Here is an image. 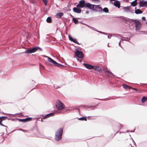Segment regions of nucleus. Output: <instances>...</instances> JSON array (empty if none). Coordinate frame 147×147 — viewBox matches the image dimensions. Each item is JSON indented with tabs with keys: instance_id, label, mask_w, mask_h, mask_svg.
<instances>
[{
	"instance_id": "6e6552de",
	"label": "nucleus",
	"mask_w": 147,
	"mask_h": 147,
	"mask_svg": "<svg viewBox=\"0 0 147 147\" xmlns=\"http://www.w3.org/2000/svg\"><path fill=\"white\" fill-rule=\"evenodd\" d=\"M131 21L133 22V24H135L136 30H139L140 28L141 24L139 21L137 20H131Z\"/></svg>"
},
{
	"instance_id": "4468645a",
	"label": "nucleus",
	"mask_w": 147,
	"mask_h": 147,
	"mask_svg": "<svg viewBox=\"0 0 147 147\" xmlns=\"http://www.w3.org/2000/svg\"><path fill=\"white\" fill-rule=\"evenodd\" d=\"M55 113H51L45 115V117H43V119H45L47 118H48L49 117L52 116L54 115Z\"/></svg>"
},
{
	"instance_id": "a211bd4d",
	"label": "nucleus",
	"mask_w": 147,
	"mask_h": 147,
	"mask_svg": "<svg viewBox=\"0 0 147 147\" xmlns=\"http://www.w3.org/2000/svg\"><path fill=\"white\" fill-rule=\"evenodd\" d=\"M147 100V97L146 96H143L141 100L142 102V103H144Z\"/></svg>"
},
{
	"instance_id": "8fccbe9b",
	"label": "nucleus",
	"mask_w": 147,
	"mask_h": 147,
	"mask_svg": "<svg viewBox=\"0 0 147 147\" xmlns=\"http://www.w3.org/2000/svg\"><path fill=\"white\" fill-rule=\"evenodd\" d=\"M109 43H108V46H109Z\"/></svg>"
},
{
	"instance_id": "4be33fe9",
	"label": "nucleus",
	"mask_w": 147,
	"mask_h": 147,
	"mask_svg": "<svg viewBox=\"0 0 147 147\" xmlns=\"http://www.w3.org/2000/svg\"><path fill=\"white\" fill-rule=\"evenodd\" d=\"M3 120H4V119H1V120H0V125H1V126H4L5 127H6V129H6V131H7V127L6 126H5V125H4L2 123V121Z\"/></svg>"
},
{
	"instance_id": "2f4dec72",
	"label": "nucleus",
	"mask_w": 147,
	"mask_h": 147,
	"mask_svg": "<svg viewBox=\"0 0 147 147\" xmlns=\"http://www.w3.org/2000/svg\"><path fill=\"white\" fill-rule=\"evenodd\" d=\"M7 118V117L6 116H2V117H0V120L1 119H4V118Z\"/></svg>"
},
{
	"instance_id": "a18cd8bd",
	"label": "nucleus",
	"mask_w": 147,
	"mask_h": 147,
	"mask_svg": "<svg viewBox=\"0 0 147 147\" xmlns=\"http://www.w3.org/2000/svg\"><path fill=\"white\" fill-rule=\"evenodd\" d=\"M92 1H98V0H91Z\"/></svg>"
},
{
	"instance_id": "bb28decb",
	"label": "nucleus",
	"mask_w": 147,
	"mask_h": 147,
	"mask_svg": "<svg viewBox=\"0 0 147 147\" xmlns=\"http://www.w3.org/2000/svg\"><path fill=\"white\" fill-rule=\"evenodd\" d=\"M79 120H85V121H87V119L86 118L84 117H82L81 118H79Z\"/></svg>"
},
{
	"instance_id": "a19ab883",
	"label": "nucleus",
	"mask_w": 147,
	"mask_h": 147,
	"mask_svg": "<svg viewBox=\"0 0 147 147\" xmlns=\"http://www.w3.org/2000/svg\"><path fill=\"white\" fill-rule=\"evenodd\" d=\"M85 25H86V26H88V27L91 28V26H90L87 25V24H85Z\"/></svg>"
},
{
	"instance_id": "603ef678",
	"label": "nucleus",
	"mask_w": 147,
	"mask_h": 147,
	"mask_svg": "<svg viewBox=\"0 0 147 147\" xmlns=\"http://www.w3.org/2000/svg\"><path fill=\"white\" fill-rule=\"evenodd\" d=\"M1 113H3V112H1Z\"/></svg>"
},
{
	"instance_id": "39448f33",
	"label": "nucleus",
	"mask_w": 147,
	"mask_h": 147,
	"mask_svg": "<svg viewBox=\"0 0 147 147\" xmlns=\"http://www.w3.org/2000/svg\"><path fill=\"white\" fill-rule=\"evenodd\" d=\"M93 69L95 71L99 72L102 71L103 70L104 72H108L110 74L111 76H114L113 74L111 72L109 71L108 70H107L106 71L104 69H102L101 67H99L98 66H94V67Z\"/></svg>"
},
{
	"instance_id": "f03ea898",
	"label": "nucleus",
	"mask_w": 147,
	"mask_h": 147,
	"mask_svg": "<svg viewBox=\"0 0 147 147\" xmlns=\"http://www.w3.org/2000/svg\"><path fill=\"white\" fill-rule=\"evenodd\" d=\"M63 129L62 128H60L58 129L56 131L55 138L57 141H59L61 138L63 134Z\"/></svg>"
},
{
	"instance_id": "6ab92c4d",
	"label": "nucleus",
	"mask_w": 147,
	"mask_h": 147,
	"mask_svg": "<svg viewBox=\"0 0 147 147\" xmlns=\"http://www.w3.org/2000/svg\"><path fill=\"white\" fill-rule=\"evenodd\" d=\"M131 5L132 6L134 7L137 5V2L136 0L132 2L131 3Z\"/></svg>"
},
{
	"instance_id": "20e7f679",
	"label": "nucleus",
	"mask_w": 147,
	"mask_h": 147,
	"mask_svg": "<svg viewBox=\"0 0 147 147\" xmlns=\"http://www.w3.org/2000/svg\"><path fill=\"white\" fill-rule=\"evenodd\" d=\"M44 57H46L48 58V59L47 60L49 62L51 63H53L55 66H56L58 67H63L64 66L61 64H59L57 63L56 61H54V60L52 59L50 57H48L47 56L44 55Z\"/></svg>"
},
{
	"instance_id": "c03bdc74",
	"label": "nucleus",
	"mask_w": 147,
	"mask_h": 147,
	"mask_svg": "<svg viewBox=\"0 0 147 147\" xmlns=\"http://www.w3.org/2000/svg\"><path fill=\"white\" fill-rule=\"evenodd\" d=\"M88 13H89L88 11H86V13H87V14Z\"/></svg>"
},
{
	"instance_id": "423d86ee",
	"label": "nucleus",
	"mask_w": 147,
	"mask_h": 147,
	"mask_svg": "<svg viewBox=\"0 0 147 147\" xmlns=\"http://www.w3.org/2000/svg\"><path fill=\"white\" fill-rule=\"evenodd\" d=\"M90 7V9L92 10L98 11H102V7L99 6V5H95L91 4V6Z\"/></svg>"
},
{
	"instance_id": "9b49d317",
	"label": "nucleus",
	"mask_w": 147,
	"mask_h": 147,
	"mask_svg": "<svg viewBox=\"0 0 147 147\" xmlns=\"http://www.w3.org/2000/svg\"><path fill=\"white\" fill-rule=\"evenodd\" d=\"M32 119V118L29 117L25 119H19L18 120L20 122H25L30 121Z\"/></svg>"
},
{
	"instance_id": "4c0bfd02",
	"label": "nucleus",
	"mask_w": 147,
	"mask_h": 147,
	"mask_svg": "<svg viewBox=\"0 0 147 147\" xmlns=\"http://www.w3.org/2000/svg\"><path fill=\"white\" fill-rule=\"evenodd\" d=\"M111 35H109L108 36V38H111Z\"/></svg>"
},
{
	"instance_id": "5701e85b",
	"label": "nucleus",
	"mask_w": 147,
	"mask_h": 147,
	"mask_svg": "<svg viewBox=\"0 0 147 147\" xmlns=\"http://www.w3.org/2000/svg\"><path fill=\"white\" fill-rule=\"evenodd\" d=\"M46 21L47 22L49 23H50L51 22V18L50 17H48L47 18L46 20Z\"/></svg>"
},
{
	"instance_id": "37998d69",
	"label": "nucleus",
	"mask_w": 147,
	"mask_h": 147,
	"mask_svg": "<svg viewBox=\"0 0 147 147\" xmlns=\"http://www.w3.org/2000/svg\"><path fill=\"white\" fill-rule=\"evenodd\" d=\"M128 88H129V89H131V88H132V87H130V86H128Z\"/></svg>"
},
{
	"instance_id": "e433bc0d",
	"label": "nucleus",
	"mask_w": 147,
	"mask_h": 147,
	"mask_svg": "<svg viewBox=\"0 0 147 147\" xmlns=\"http://www.w3.org/2000/svg\"><path fill=\"white\" fill-rule=\"evenodd\" d=\"M142 20H146V18H145V17H143L142 18Z\"/></svg>"
},
{
	"instance_id": "79ce46f5",
	"label": "nucleus",
	"mask_w": 147,
	"mask_h": 147,
	"mask_svg": "<svg viewBox=\"0 0 147 147\" xmlns=\"http://www.w3.org/2000/svg\"><path fill=\"white\" fill-rule=\"evenodd\" d=\"M133 90H135V91H138V90L137 89H136L135 88H132Z\"/></svg>"
},
{
	"instance_id": "dca6fc26",
	"label": "nucleus",
	"mask_w": 147,
	"mask_h": 147,
	"mask_svg": "<svg viewBox=\"0 0 147 147\" xmlns=\"http://www.w3.org/2000/svg\"><path fill=\"white\" fill-rule=\"evenodd\" d=\"M131 7L130 6H127L126 7H124V10L125 12H128L130 11L129 10V7Z\"/></svg>"
},
{
	"instance_id": "58836bf2",
	"label": "nucleus",
	"mask_w": 147,
	"mask_h": 147,
	"mask_svg": "<svg viewBox=\"0 0 147 147\" xmlns=\"http://www.w3.org/2000/svg\"><path fill=\"white\" fill-rule=\"evenodd\" d=\"M120 42H121V41H119V45L122 48V47H121V45Z\"/></svg>"
},
{
	"instance_id": "49530a36",
	"label": "nucleus",
	"mask_w": 147,
	"mask_h": 147,
	"mask_svg": "<svg viewBox=\"0 0 147 147\" xmlns=\"http://www.w3.org/2000/svg\"><path fill=\"white\" fill-rule=\"evenodd\" d=\"M70 16L72 18H73V17H74L73 16L71 15H70Z\"/></svg>"
},
{
	"instance_id": "c85d7f7f",
	"label": "nucleus",
	"mask_w": 147,
	"mask_h": 147,
	"mask_svg": "<svg viewBox=\"0 0 147 147\" xmlns=\"http://www.w3.org/2000/svg\"><path fill=\"white\" fill-rule=\"evenodd\" d=\"M118 128L119 129H121L122 127V125L119 123L118 124Z\"/></svg>"
},
{
	"instance_id": "09e8293b",
	"label": "nucleus",
	"mask_w": 147,
	"mask_h": 147,
	"mask_svg": "<svg viewBox=\"0 0 147 147\" xmlns=\"http://www.w3.org/2000/svg\"><path fill=\"white\" fill-rule=\"evenodd\" d=\"M146 1V4H147V1Z\"/></svg>"
},
{
	"instance_id": "7ed1b4c3",
	"label": "nucleus",
	"mask_w": 147,
	"mask_h": 147,
	"mask_svg": "<svg viewBox=\"0 0 147 147\" xmlns=\"http://www.w3.org/2000/svg\"><path fill=\"white\" fill-rule=\"evenodd\" d=\"M55 106L56 109L58 110L62 109L65 107L64 105L59 100H58L56 102Z\"/></svg>"
},
{
	"instance_id": "f3484780",
	"label": "nucleus",
	"mask_w": 147,
	"mask_h": 147,
	"mask_svg": "<svg viewBox=\"0 0 147 147\" xmlns=\"http://www.w3.org/2000/svg\"><path fill=\"white\" fill-rule=\"evenodd\" d=\"M135 12V13L136 14H141L143 12L141 10L139 9H136Z\"/></svg>"
},
{
	"instance_id": "c756f323",
	"label": "nucleus",
	"mask_w": 147,
	"mask_h": 147,
	"mask_svg": "<svg viewBox=\"0 0 147 147\" xmlns=\"http://www.w3.org/2000/svg\"><path fill=\"white\" fill-rule=\"evenodd\" d=\"M123 87L124 88H128V86H129L127 85L126 84H123Z\"/></svg>"
},
{
	"instance_id": "6e6d98bb",
	"label": "nucleus",
	"mask_w": 147,
	"mask_h": 147,
	"mask_svg": "<svg viewBox=\"0 0 147 147\" xmlns=\"http://www.w3.org/2000/svg\"><path fill=\"white\" fill-rule=\"evenodd\" d=\"M146 24H147V22H146Z\"/></svg>"
},
{
	"instance_id": "393cba45",
	"label": "nucleus",
	"mask_w": 147,
	"mask_h": 147,
	"mask_svg": "<svg viewBox=\"0 0 147 147\" xmlns=\"http://www.w3.org/2000/svg\"><path fill=\"white\" fill-rule=\"evenodd\" d=\"M102 10L105 13H108L109 11L107 7L104 8L103 9H102Z\"/></svg>"
},
{
	"instance_id": "7c9ffc66",
	"label": "nucleus",
	"mask_w": 147,
	"mask_h": 147,
	"mask_svg": "<svg viewBox=\"0 0 147 147\" xmlns=\"http://www.w3.org/2000/svg\"><path fill=\"white\" fill-rule=\"evenodd\" d=\"M69 40L71 41H72V40H73V39H74V38H72L70 36H69Z\"/></svg>"
},
{
	"instance_id": "aec40b11",
	"label": "nucleus",
	"mask_w": 147,
	"mask_h": 147,
	"mask_svg": "<svg viewBox=\"0 0 147 147\" xmlns=\"http://www.w3.org/2000/svg\"><path fill=\"white\" fill-rule=\"evenodd\" d=\"M73 21H74V23L76 24H78L79 23L78 21V20L76 19V18L74 17H73Z\"/></svg>"
},
{
	"instance_id": "864d4df0",
	"label": "nucleus",
	"mask_w": 147,
	"mask_h": 147,
	"mask_svg": "<svg viewBox=\"0 0 147 147\" xmlns=\"http://www.w3.org/2000/svg\"><path fill=\"white\" fill-rule=\"evenodd\" d=\"M1 113H3V112H1Z\"/></svg>"
},
{
	"instance_id": "72a5a7b5",
	"label": "nucleus",
	"mask_w": 147,
	"mask_h": 147,
	"mask_svg": "<svg viewBox=\"0 0 147 147\" xmlns=\"http://www.w3.org/2000/svg\"><path fill=\"white\" fill-rule=\"evenodd\" d=\"M97 32H98L99 33H100L101 34H107L105 33V32H102L100 31H98V30Z\"/></svg>"
},
{
	"instance_id": "9d476101",
	"label": "nucleus",
	"mask_w": 147,
	"mask_h": 147,
	"mask_svg": "<svg viewBox=\"0 0 147 147\" xmlns=\"http://www.w3.org/2000/svg\"><path fill=\"white\" fill-rule=\"evenodd\" d=\"M83 65L84 67H85L87 69H93L94 67V66L88 64L84 63Z\"/></svg>"
},
{
	"instance_id": "ea45409f",
	"label": "nucleus",
	"mask_w": 147,
	"mask_h": 147,
	"mask_svg": "<svg viewBox=\"0 0 147 147\" xmlns=\"http://www.w3.org/2000/svg\"><path fill=\"white\" fill-rule=\"evenodd\" d=\"M39 136L42 138H44V136Z\"/></svg>"
},
{
	"instance_id": "b1692460",
	"label": "nucleus",
	"mask_w": 147,
	"mask_h": 147,
	"mask_svg": "<svg viewBox=\"0 0 147 147\" xmlns=\"http://www.w3.org/2000/svg\"><path fill=\"white\" fill-rule=\"evenodd\" d=\"M63 15V13L61 12L57 14V16H58L59 18L61 17Z\"/></svg>"
},
{
	"instance_id": "cd10ccee",
	"label": "nucleus",
	"mask_w": 147,
	"mask_h": 147,
	"mask_svg": "<svg viewBox=\"0 0 147 147\" xmlns=\"http://www.w3.org/2000/svg\"><path fill=\"white\" fill-rule=\"evenodd\" d=\"M72 42H73L76 43V44H78V45H80V44L77 41V40H76V39H73V40H72Z\"/></svg>"
},
{
	"instance_id": "5fc2aeb1",
	"label": "nucleus",
	"mask_w": 147,
	"mask_h": 147,
	"mask_svg": "<svg viewBox=\"0 0 147 147\" xmlns=\"http://www.w3.org/2000/svg\"><path fill=\"white\" fill-rule=\"evenodd\" d=\"M54 87H55V85H54Z\"/></svg>"
},
{
	"instance_id": "ddd939ff",
	"label": "nucleus",
	"mask_w": 147,
	"mask_h": 147,
	"mask_svg": "<svg viewBox=\"0 0 147 147\" xmlns=\"http://www.w3.org/2000/svg\"><path fill=\"white\" fill-rule=\"evenodd\" d=\"M147 5L146 1H141L139 3V7H144Z\"/></svg>"
},
{
	"instance_id": "de8ad7c7",
	"label": "nucleus",
	"mask_w": 147,
	"mask_h": 147,
	"mask_svg": "<svg viewBox=\"0 0 147 147\" xmlns=\"http://www.w3.org/2000/svg\"><path fill=\"white\" fill-rule=\"evenodd\" d=\"M144 34H147L146 32L144 33Z\"/></svg>"
},
{
	"instance_id": "473e14b6",
	"label": "nucleus",
	"mask_w": 147,
	"mask_h": 147,
	"mask_svg": "<svg viewBox=\"0 0 147 147\" xmlns=\"http://www.w3.org/2000/svg\"><path fill=\"white\" fill-rule=\"evenodd\" d=\"M135 129H134V130H131V131H129V130H127V132H134V131H135Z\"/></svg>"
},
{
	"instance_id": "f8f14e48",
	"label": "nucleus",
	"mask_w": 147,
	"mask_h": 147,
	"mask_svg": "<svg viewBox=\"0 0 147 147\" xmlns=\"http://www.w3.org/2000/svg\"><path fill=\"white\" fill-rule=\"evenodd\" d=\"M80 8H77L75 7L73 8V10L75 12L77 13H80L81 12V9H80Z\"/></svg>"
},
{
	"instance_id": "c9c22d12",
	"label": "nucleus",
	"mask_w": 147,
	"mask_h": 147,
	"mask_svg": "<svg viewBox=\"0 0 147 147\" xmlns=\"http://www.w3.org/2000/svg\"><path fill=\"white\" fill-rule=\"evenodd\" d=\"M117 37L118 38H121V35L120 34H118L117 35Z\"/></svg>"
},
{
	"instance_id": "f704fd0d",
	"label": "nucleus",
	"mask_w": 147,
	"mask_h": 147,
	"mask_svg": "<svg viewBox=\"0 0 147 147\" xmlns=\"http://www.w3.org/2000/svg\"><path fill=\"white\" fill-rule=\"evenodd\" d=\"M91 28H92V30H94V31H97V32L98 31V30H96L94 28H93V27H91Z\"/></svg>"
},
{
	"instance_id": "3c124183",
	"label": "nucleus",
	"mask_w": 147,
	"mask_h": 147,
	"mask_svg": "<svg viewBox=\"0 0 147 147\" xmlns=\"http://www.w3.org/2000/svg\"><path fill=\"white\" fill-rule=\"evenodd\" d=\"M1 113H3V112H1Z\"/></svg>"
},
{
	"instance_id": "0eeeda50",
	"label": "nucleus",
	"mask_w": 147,
	"mask_h": 147,
	"mask_svg": "<svg viewBox=\"0 0 147 147\" xmlns=\"http://www.w3.org/2000/svg\"><path fill=\"white\" fill-rule=\"evenodd\" d=\"M38 49L40 50H42V49L40 48L39 47H36L30 49L25 51L24 53L26 54H31L36 52Z\"/></svg>"
},
{
	"instance_id": "1a4fd4ad",
	"label": "nucleus",
	"mask_w": 147,
	"mask_h": 147,
	"mask_svg": "<svg viewBox=\"0 0 147 147\" xmlns=\"http://www.w3.org/2000/svg\"><path fill=\"white\" fill-rule=\"evenodd\" d=\"M75 54L79 58H82L83 57V53L77 50L76 51Z\"/></svg>"
},
{
	"instance_id": "2eb2a0df",
	"label": "nucleus",
	"mask_w": 147,
	"mask_h": 147,
	"mask_svg": "<svg viewBox=\"0 0 147 147\" xmlns=\"http://www.w3.org/2000/svg\"><path fill=\"white\" fill-rule=\"evenodd\" d=\"M114 5L116 7H117L118 8L120 7V3L119 1H117L114 2Z\"/></svg>"
},
{
	"instance_id": "a878e982",
	"label": "nucleus",
	"mask_w": 147,
	"mask_h": 147,
	"mask_svg": "<svg viewBox=\"0 0 147 147\" xmlns=\"http://www.w3.org/2000/svg\"><path fill=\"white\" fill-rule=\"evenodd\" d=\"M45 6H46L48 2V0H42Z\"/></svg>"
},
{
	"instance_id": "f257e3e1",
	"label": "nucleus",
	"mask_w": 147,
	"mask_h": 147,
	"mask_svg": "<svg viewBox=\"0 0 147 147\" xmlns=\"http://www.w3.org/2000/svg\"><path fill=\"white\" fill-rule=\"evenodd\" d=\"M91 6V4L89 3H85L84 0L80 1L79 3L76 5L77 8H83L84 7H88L89 9Z\"/></svg>"
},
{
	"instance_id": "412c9836",
	"label": "nucleus",
	"mask_w": 147,
	"mask_h": 147,
	"mask_svg": "<svg viewBox=\"0 0 147 147\" xmlns=\"http://www.w3.org/2000/svg\"><path fill=\"white\" fill-rule=\"evenodd\" d=\"M94 107L90 106H85V107L84 108L86 109H92L93 108H94Z\"/></svg>"
}]
</instances>
